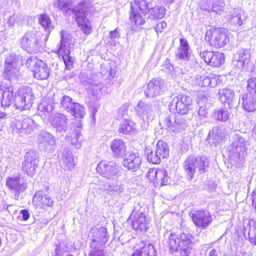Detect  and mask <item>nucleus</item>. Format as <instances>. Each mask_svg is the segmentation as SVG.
Wrapping results in <instances>:
<instances>
[{"label":"nucleus","instance_id":"obj_1","mask_svg":"<svg viewBox=\"0 0 256 256\" xmlns=\"http://www.w3.org/2000/svg\"><path fill=\"white\" fill-rule=\"evenodd\" d=\"M166 243L170 252L176 256H188L192 245L190 236L184 233L178 238L176 234H171Z\"/></svg>","mask_w":256,"mask_h":256},{"label":"nucleus","instance_id":"obj_2","mask_svg":"<svg viewBox=\"0 0 256 256\" xmlns=\"http://www.w3.org/2000/svg\"><path fill=\"white\" fill-rule=\"evenodd\" d=\"M208 166V158L204 156H188L184 164V170L190 180L206 172Z\"/></svg>","mask_w":256,"mask_h":256},{"label":"nucleus","instance_id":"obj_3","mask_svg":"<svg viewBox=\"0 0 256 256\" xmlns=\"http://www.w3.org/2000/svg\"><path fill=\"white\" fill-rule=\"evenodd\" d=\"M19 43L20 47L30 54H36L40 51V36L34 28L27 31L19 40Z\"/></svg>","mask_w":256,"mask_h":256},{"label":"nucleus","instance_id":"obj_4","mask_svg":"<svg viewBox=\"0 0 256 256\" xmlns=\"http://www.w3.org/2000/svg\"><path fill=\"white\" fill-rule=\"evenodd\" d=\"M246 144L247 142L244 138L236 135L234 141L228 148L230 160L238 163V166L242 165L244 162V158L246 155Z\"/></svg>","mask_w":256,"mask_h":256},{"label":"nucleus","instance_id":"obj_5","mask_svg":"<svg viewBox=\"0 0 256 256\" xmlns=\"http://www.w3.org/2000/svg\"><path fill=\"white\" fill-rule=\"evenodd\" d=\"M192 100L187 94H180L174 96L170 105V109L174 112L184 115L192 108Z\"/></svg>","mask_w":256,"mask_h":256},{"label":"nucleus","instance_id":"obj_6","mask_svg":"<svg viewBox=\"0 0 256 256\" xmlns=\"http://www.w3.org/2000/svg\"><path fill=\"white\" fill-rule=\"evenodd\" d=\"M81 82L86 86L90 92L96 98L98 99L104 93V86L101 83L100 76L95 74H91L88 77L82 74L80 76Z\"/></svg>","mask_w":256,"mask_h":256},{"label":"nucleus","instance_id":"obj_7","mask_svg":"<svg viewBox=\"0 0 256 256\" xmlns=\"http://www.w3.org/2000/svg\"><path fill=\"white\" fill-rule=\"evenodd\" d=\"M34 96L30 87L20 89L14 98L16 108L20 110H29L32 106Z\"/></svg>","mask_w":256,"mask_h":256},{"label":"nucleus","instance_id":"obj_8","mask_svg":"<svg viewBox=\"0 0 256 256\" xmlns=\"http://www.w3.org/2000/svg\"><path fill=\"white\" fill-rule=\"evenodd\" d=\"M88 8V6L86 2H82L72 10L78 26L86 34H90L91 32L90 23L86 16Z\"/></svg>","mask_w":256,"mask_h":256},{"label":"nucleus","instance_id":"obj_9","mask_svg":"<svg viewBox=\"0 0 256 256\" xmlns=\"http://www.w3.org/2000/svg\"><path fill=\"white\" fill-rule=\"evenodd\" d=\"M140 100L134 108L136 114L140 116L146 125V122L148 124L149 121L153 120L156 111V108L153 106V103Z\"/></svg>","mask_w":256,"mask_h":256},{"label":"nucleus","instance_id":"obj_10","mask_svg":"<svg viewBox=\"0 0 256 256\" xmlns=\"http://www.w3.org/2000/svg\"><path fill=\"white\" fill-rule=\"evenodd\" d=\"M38 157V153L36 152H27L24 156V160L22 164V172L31 176L34 175L37 172L39 162Z\"/></svg>","mask_w":256,"mask_h":256},{"label":"nucleus","instance_id":"obj_11","mask_svg":"<svg viewBox=\"0 0 256 256\" xmlns=\"http://www.w3.org/2000/svg\"><path fill=\"white\" fill-rule=\"evenodd\" d=\"M34 122L29 118L17 116L12 122V127L13 130L22 136L30 134L34 128Z\"/></svg>","mask_w":256,"mask_h":256},{"label":"nucleus","instance_id":"obj_12","mask_svg":"<svg viewBox=\"0 0 256 256\" xmlns=\"http://www.w3.org/2000/svg\"><path fill=\"white\" fill-rule=\"evenodd\" d=\"M6 184L8 188L14 194V198L20 200L22 198V194L26 188V184L18 174L9 176L6 179Z\"/></svg>","mask_w":256,"mask_h":256},{"label":"nucleus","instance_id":"obj_13","mask_svg":"<svg viewBox=\"0 0 256 256\" xmlns=\"http://www.w3.org/2000/svg\"><path fill=\"white\" fill-rule=\"evenodd\" d=\"M164 124L174 133L182 132L188 126V120L182 114H172L166 116L164 120Z\"/></svg>","mask_w":256,"mask_h":256},{"label":"nucleus","instance_id":"obj_14","mask_svg":"<svg viewBox=\"0 0 256 256\" xmlns=\"http://www.w3.org/2000/svg\"><path fill=\"white\" fill-rule=\"evenodd\" d=\"M48 121L56 132L62 135L70 128V121L62 113L52 114L48 118Z\"/></svg>","mask_w":256,"mask_h":256},{"label":"nucleus","instance_id":"obj_15","mask_svg":"<svg viewBox=\"0 0 256 256\" xmlns=\"http://www.w3.org/2000/svg\"><path fill=\"white\" fill-rule=\"evenodd\" d=\"M96 172L108 179H114L120 170L119 166L114 162H100L97 166Z\"/></svg>","mask_w":256,"mask_h":256},{"label":"nucleus","instance_id":"obj_16","mask_svg":"<svg viewBox=\"0 0 256 256\" xmlns=\"http://www.w3.org/2000/svg\"><path fill=\"white\" fill-rule=\"evenodd\" d=\"M90 238L91 242L90 246L94 248L98 246H105L108 241L110 236L106 228L100 226L92 229Z\"/></svg>","mask_w":256,"mask_h":256},{"label":"nucleus","instance_id":"obj_17","mask_svg":"<svg viewBox=\"0 0 256 256\" xmlns=\"http://www.w3.org/2000/svg\"><path fill=\"white\" fill-rule=\"evenodd\" d=\"M27 64L32 65L33 72L34 77L38 80H46L48 78L50 74V69L48 65L41 60L34 58L28 59Z\"/></svg>","mask_w":256,"mask_h":256},{"label":"nucleus","instance_id":"obj_18","mask_svg":"<svg viewBox=\"0 0 256 256\" xmlns=\"http://www.w3.org/2000/svg\"><path fill=\"white\" fill-rule=\"evenodd\" d=\"M206 40L209 41L212 46L218 48L223 46L229 42L226 34L218 28L214 29L212 32H207Z\"/></svg>","mask_w":256,"mask_h":256},{"label":"nucleus","instance_id":"obj_19","mask_svg":"<svg viewBox=\"0 0 256 256\" xmlns=\"http://www.w3.org/2000/svg\"><path fill=\"white\" fill-rule=\"evenodd\" d=\"M221 78L220 76L214 74L208 76L198 75L192 79V84L200 88H214L221 82Z\"/></svg>","mask_w":256,"mask_h":256},{"label":"nucleus","instance_id":"obj_20","mask_svg":"<svg viewBox=\"0 0 256 256\" xmlns=\"http://www.w3.org/2000/svg\"><path fill=\"white\" fill-rule=\"evenodd\" d=\"M129 220L133 228L136 230L146 232L148 228V218L142 212L134 210L130 216Z\"/></svg>","mask_w":256,"mask_h":256},{"label":"nucleus","instance_id":"obj_21","mask_svg":"<svg viewBox=\"0 0 256 256\" xmlns=\"http://www.w3.org/2000/svg\"><path fill=\"white\" fill-rule=\"evenodd\" d=\"M166 88V84L163 80L154 78L148 82L144 94L148 98H154L161 94Z\"/></svg>","mask_w":256,"mask_h":256},{"label":"nucleus","instance_id":"obj_22","mask_svg":"<svg viewBox=\"0 0 256 256\" xmlns=\"http://www.w3.org/2000/svg\"><path fill=\"white\" fill-rule=\"evenodd\" d=\"M190 216L195 225L202 229L206 228L212 221L210 213L206 210H196Z\"/></svg>","mask_w":256,"mask_h":256},{"label":"nucleus","instance_id":"obj_23","mask_svg":"<svg viewBox=\"0 0 256 256\" xmlns=\"http://www.w3.org/2000/svg\"><path fill=\"white\" fill-rule=\"evenodd\" d=\"M200 56L207 64L214 67L220 66L224 61L223 54L219 52L204 51L200 52Z\"/></svg>","mask_w":256,"mask_h":256},{"label":"nucleus","instance_id":"obj_24","mask_svg":"<svg viewBox=\"0 0 256 256\" xmlns=\"http://www.w3.org/2000/svg\"><path fill=\"white\" fill-rule=\"evenodd\" d=\"M4 77L9 80L18 78L20 76V70L16 66V62H14L12 56L6 58L4 62Z\"/></svg>","mask_w":256,"mask_h":256},{"label":"nucleus","instance_id":"obj_25","mask_svg":"<svg viewBox=\"0 0 256 256\" xmlns=\"http://www.w3.org/2000/svg\"><path fill=\"white\" fill-rule=\"evenodd\" d=\"M60 41L57 46V52L58 54L70 52L74 45V40L72 37L66 32L64 30L60 32Z\"/></svg>","mask_w":256,"mask_h":256},{"label":"nucleus","instance_id":"obj_26","mask_svg":"<svg viewBox=\"0 0 256 256\" xmlns=\"http://www.w3.org/2000/svg\"><path fill=\"white\" fill-rule=\"evenodd\" d=\"M142 162L139 154L132 152L124 159L122 165L128 170L134 172L140 168Z\"/></svg>","mask_w":256,"mask_h":256},{"label":"nucleus","instance_id":"obj_27","mask_svg":"<svg viewBox=\"0 0 256 256\" xmlns=\"http://www.w3.org/2000/svg\"><path fill=\"white\" fill-rule=\"evenodd\" d=\"M0 94L2 96L1 99V106L4 109L9 107L14 100L13 87L10 84L6 86L2 83L0 86Z\"/></svg>","mask_w":256,"mask_h":256},{"label":"nucleus","instance_id":"obj_28","mask_svg":"<svg viewBox=\"0 0 256 256\" xmlns=\"http://www.w3.org/2000/svg\"><path fill=\"white\" fill-rule=\"evenodd\" d=\"M250 56L249 50L240 48L234 55L232 64L240 69L242 68L249 62Z\"/></svg>","mask_w":256,"mask_h":256},{"label":"nucleus","instance_id":"obj_29","mask_svg":"<svg viewBox=\"0 0 256 256\" xmlns=\"http://www.w3.org/2000/svg\"><path fill=\"white\" fill-rule=\"evenodd\" d=\"M52 102L56 106V108H62L67 112L72 110V108L75 103L68 96H64L60 97L58 94H54L52 96Z\"/></svg>","mask_w":256,"mask_h":256},{"label":"nucleus","instance_id":"obj_30","mask_svg":"<svg viewBox=\"0 0 256 256\" xmlns=\"http://www.w3.org/2000/svg\"><path fill=\"white\" fill-rule=\"evenodd\" d=\"M176 56L180 60L188 62L192 56V50L188 41L184 38L180 39V44L176 52Z\"/></svg>","mask_w":256,"mask_h":256},{"label":"nucleus","instance_id":"obj_31","mask_svg":"<svg viewBox=\"0 0 256 256\" xmlns=\"http://www.w3.org/2000/svg\"><path fill=\"white\" fill-rule=\"evenodd\" d=\"M38 141L46 148L49 152H53L56 148V141L54 136L50 133L46 132H41L38 137Z\"/></svg>","mask_w":256,"mask_h":256},{"label":"nucleus","instance_id":"obj_32","mask_svg":"<svg viewBox=\"0 0 256 256\" xmlns=\"http://www.w3.org/2000/svg\"><path fill=\"white\" fill-rule=\"evenodd\" d=\"M32 202L36 208H44L52 204V200L50 197L42 192H38L35 194Z\"/></svg>","mask_w":256,"mask_h":256},{"label":"nucleus","instance_id":"obj_33","mask_svg":"<svg viewBox=\"0 0 256 256\" xmlns=\"http://www.w3.org/2000/svg\"><path fill=\"white\" fill-rule=\"evenodd\" d=\"M110 150L114 157L122 158L125 154L126 148L122 140L115 139L111 142Z\"/></svg>","mask_w":256,"mask_h":256},{"label":"nucleus","instance_id":"obj_34","mask_svg":"<svg viewBox=\"0 0 256 256\" xmlns=\"http://www.w3.org/2000/svg\"><path fill=\"white\" fill-rule=\"evenodd\" d=\"M244 109L248 112H254L256 110V96L246 93L242 98Z\"/></svg>","mask_w":256,"mask_h":256},{"label":"nucleus","instance_id":"obj_35","mask_svg":"<svg viewBox=\"0 0 256 256\" xmlns=\"http://www.w3.org/2000/svg\"><path fill=\"white\" fill-rule=\"evenodd\" d=\"M139 245V248L132 256H156V252L152 244H146L141 242Z\"/></svg>","mask_w":256,"mask_h":256},{"label":"nucleus","instance_id":"obj_36","mask_svg":"<svg viewBox=\"0 0 256 256\" xmlns=\"http://www.w3.org/2000/svg\"><path fill=\"white\" fill-rule=\"evenodd\" d=\"M244 234L245 236L247 235L250 242L256 245V225L253 220H248L244 226Z\"/></svg>","mask_w":256,"mask_h":256},{"label":"nucleus","instance_id":"obj_37","mask_svg":"<svg viewBox=\"0 0 256 256\" xmlns=\"http://www.w3.org/2000/svg\"><path fill=\"white\" fill-rule=\"evenodd\" d=\"M219 98L222 103H227L229 109L233 106L232 102L234 95V92L230 88H224L220 90L218 92Z\"/></svg>","mask_w":256,"mask_h":256},{"label":"nucleus","instance_id":"obj_38","mask_svg":"<svg viewBox=\"0 0 256 256\" xmlns=\"http://www.w3.org/2000/svg\"><path fill=\"white\" fill-rule=\"evenodd\" d=\"M130 20V22L136 26L143 24L145 22L144 18L142 16L137 8L132 2H131Z\"/></svg>","mask_w":256,"mask_h":256},{"label":"nucleus","instance_id":"obj_39","mask_svg":"<svg viewBox=\"0 0 256 256\" xmlns=\"http://www.w3.org/2000/svg\"><path fill=\"white\" fill-rule=\"evenodd\" d=\"M148 17L152 19H160L164 17L166 14V9L164 6H154V4L148 11Z\"/></svg>","mask_w":256,"mask_h":256},{"label":"nucleus","instance_id":"obj_40","mask_svg":"<svg viewBox=\"0 0 256 256\" xmlns=\"http://www.w3.org/2000/svg\"><path fill=\"white\" fill-rule=\"evenodd\" d=\"M135 124L130 120H122L119 125L118 131L120 134H126L135 130Z\"/></svg>","mask_w":256,"mask_h":256},{"label":"nucleus","instance_id":"obj_41","mask_svg":"<svg viewBox=\"0 0 256 256\" xmlns=\"http://www.w3.org/2000/svg\"><path fill=\"white\" fill-rule=\"evenodd\" d=\"M38 22L45 32H47V35H48L54 28V26L52 24L49 15L46 14H40L38 18Z\"/></svg>","mask_w":256,"mask_h":256},{"label":"nucleus","instance_id":"obj_42","mask_svg":"<svg viewBox=\"0 0 256 256\" xmlns=\"http://www.w3.org/2000/svg\"><path fill=\"white\" fill-rule=\"evenodd\" d=\"M230 115V112L226 107L215 110L212 114V116L215 120L224 122L228 120Z\"/></svg>","mask_w":256,"mask_h":256},{"label":"nucleus","instance_id":"obj_43","mask_svg":"<svg viewBox=\"0 0 256 256\" xmlns=\"http://www.w3.org/2000/svg\"><path fill=\"white\" fill-rule=\"evenodd\" d=\"M134 3H132L138 10H140L144 14H148V11L153 4L152 0H134Z\"/></svg>","mask_w":256,"mask_h":256},{"label":"nucleus","instance_id":"obj_44","mask_svg":"<svg viewBox=\"0 0 256 256\" xmlns=\"http://www.w3.org/2000/svg\"><path fill=\"white\" fill-rule=\"evenodd\" d=\"M61 161L64 168L72 170L74 168V160L71 152H63L61 158Z\"/></svg>","mask_w":256,"mask_h":256},{"label":"nucleus","instance_id":"obj_45","mask_svg":"<svg viewBox=\"0 0 256 256\" xmlns=\"http://www.w3.org/2000/svg\"><path fill=\"white\" fill-rule=\"evenodd\" d=\"M156 152L161 158H165L169 154V148L168 144L163 140H158L156 144Z\"/></svg>","mask_w":256,"mask_h":256},{"label":"nucleus","instance_id":"obj_46","mask_svg":"<svg viewBox=\"0 0 256 256\" xmlns=\"http://www.w3.org/2000/svg\"><path fill=\"white\" fill-rule=\"evenodd\" d=\"M234 12L231 16L230 22L235 26H240L244 24V22L246 20V17L242 12Z\"/></svg>","mask_w":256,"mask_h":256},{"label":"nucleus","instance_id":"obj_47","mask_svg":"<svg viewBox=\"0 0 256 256\" xmlns=\"http://www.w3.org/2000/svg\"><path fill=\"white\" fill-rule=\"evenodd\" d=\"M156 180L160 182L162 186L167 185L170 184V178L168 176L166 171L164 168H158Z\"/></svg>","mask_w":256,"mask_h":256},{"label":"nucleus","instance_id":"obj_48","mask_svg":"<svg viewBox=\"0 0 256 256\" xmlns=\"http://www.w3.org/2000/svg\"><path fill=\"white\" fill-rule=\"evenodd\" d=\"M76 118H82L84 116L85 108L78 103L75 102L72 108V110L68 112Z\"/></svg>","mask_w":256,"mask_h":256},{"label":"nucleus","instance_id":"obj_49","mask_svg":"<svg viewBox=\"0 0 256 256\" xmlns=\"http://www.w3.org/2000/svg\"><path fill=\"white\" fill-rule=\"evenodd\" d=\"M48 102H43L40 104L38 107V110L44 114L46 112L50 113L52 111L54 108H56V106L50 100H48Z\"/></svg>","mask_w":256,"mask_h":256},{"label":"nucleus","instance_id":"obj_50","mask_svg":"<svg viewBox=\"0 0 256 256\" xmlns=\"http://www.w3.org/2000/svg\"><path fill=\"white\" fill-rule=\"evenodd\" d=\"M146 153L147 154V160L153 164L160 163L161 157L158 156L156 151L154 152L149 149L146 150Z\"/></svg>","mask_w":256,"mask_h":256},{"label":"nucleus","instance_id":"obj_51","mask_svg":"<svg viewBox=\"0 0 256 256\" xmlns=\"http://www.w3.org/2000/svg\"><path fill=\"white\" fill-rule=\"evenodd\" d=\"M104 246H98L94 248H90L91 250L89 256H108L107 252L104 250Z\"/></svg>","mask_w":256,"mask_h":256},{"label":"nucleus","instance_id":"obj_52","mask_svg":"<svg viewBox=\"0 0 256 256\" xmlns=\"http://www.w3.org/2000/svg\"><path fill=\"white\" fill-rule=\"evenodd\" d=\"M248 92L256 96V78H250L247 80Z\"/></svg>","mask_w":256,"mask_h":256},{"label":"nucleus","instance_id":"obj_53","mask_svg":"<svg viewBox=\"0 0 256 256\" xmlns=\"http://www.w3.org/2000/svg\"><path fill=\"white\" fill-rule=\"evenodd\" d=\"M70 52L64 53L63 54H58L61 56L65 64L66 68L67 70H71L73 66V58L70 56Z\"/></svg>","mask_w":256,"mask_h":256},{"label":"nucleus","instance_id":"obj_54","mask_svg":"<svg viewBox=\"0 0 256 256\" xmlns=\"http://www.w3.org/2000/svg\"><path fill=\"white\" fill-rule=\"evenodd\" d=\"M212 6V11L220 14L222 12L224 4L222 0H213Z\"/></svg>","mask_w":256,"mask_h":256},{"label":"nucleus","instance_id":"obj_55","mask_svg":"<svg viewBox=\"0 0 256 256\" xmlns=\"http://www.w3.org/2000/svg\"><path fill=\"white\" fill-rule=\"evenodd\" d=\"M72 1V0H58V2L54 4V6L64 10L69 9Z\"/></svg>","mask_w":256,"mask_h":256},{"label":"nucleus","instance_id":"obj_56","mask_svg":"<svg viewBox=\"0 0 256 256\" xmlns=\"http://www.w3.org/2000/svg\"><path fill=\"white\" fill-rule=\"evenodd\" d=\"M157 170L158 168H155L149 169L147 174V177L150 182H154L156 180Z\"/></svg>","mask_w":256,"mask_h":256},{"label":"nucleus","instance_id":"obj_57","mask_svg":"<svg viewBox=\"0 0 256 256\" xmlns=\"http://www.w3.org/2000/svg\"><path fill=\"white\" fill-rule=\"evenodd\" d=\"M66 251V248L64 244H56L55 248V256H62Z\"/></svg>","mask_w":256,"mask_h":256},{"label":"nucleus","instance_id":"obj_58","mask_svg":"<svg viewBox=\"0 0 256 256\" xmlns=\"http://www.w3.org/2000/svg\"><path fill=\"white\" fill-rule=\"evenodd\" d=\"M198 114L201 118L206 117L208 115V110L206 106H200V108L198 111Z\"/></svg>","mask_w":256,"mask_h":256},{"label":"nucleus","instance_id":"obj_59","mask_svg":"<svg viewBox=\"0 0 256 256\" xmlns=\"http://www.w3.org/2000/svg\"><path fill=\"white\" fill-rule=\"evenodd\" d=\"M110 190L116 192V194H120L123 192L124 188L120 185L112 184L110 186Z\"/></svg>","mask_w":256,"mask_h":256},{"label":"nucleus","instance_id":"obj_60","mask_svg":"<svg viewBox=\"0 0 256 256\" xmlns=\"http://www.w3.org/2000/svg\"><path fill=\"white\" fill-rule=\"evenodd\" d=\"M166 26L167 24L166 22H162L156 25V27L155 28L156 31L158 32H160L164 29L166 28Z\"/></svg>","mask_w":256,"mask_h":256},{"label":"nucleus","instance_id":"obj_61","mask_svg":"<svg viewBox=\"0 0 256 256\" xmlns=\"http://www.w3.org/2000/svg\"><path fill=\"white\" fill-rule=\"evenodd\" d=\"M109 35L110 38L112 40L118 39L120 37V35L119 34L118 28H116L114 30L111 31L110 32Z\"/></svg>","mask_w":256,"mask_h":256},{"label":"nucleus","instance_id":"obj_62","mask_svg":"<svg viewBox=\"0 0 256 256\" xmlns=\"http://www.w3.org/2000/svg\"><path fill=\"white\" fill-rule=\"evenodd\" d=\"M20 214L22 215V218L24 220H26L30 218V214L26 210H22Z\"/></svg>","mask_w":256,"mask_h":256},{"label":"nucleus","instance_id":"obj_63","mask_svg":"<svg viewBox=\"0 0 256 256\" xmlns=\"http://www.w3.org/2000/svg\"><path fill=\"white\" fill-rule=\"evenodd\" d=\"M220 134V133L219 132V128L218 126L214 127L212 128V136L214 138V136L216 137V136H218V137H220L218 134Z\"/></svg>","mask_w":256,"mask_h":256},{"label":"nucleus","instance_id":"obj_64","mask_svg":"<svg viewBox=\"0 0 256 256\" xmlns=\"http://www.w3.org/2000/svg\"><path fill=\"white\" fill-rule=\"evenodd\" d=\"M252 204L256 203V190H254L252 194Z\"/></svg>","mask_w":256,"mask_h":256}]
</instances>
